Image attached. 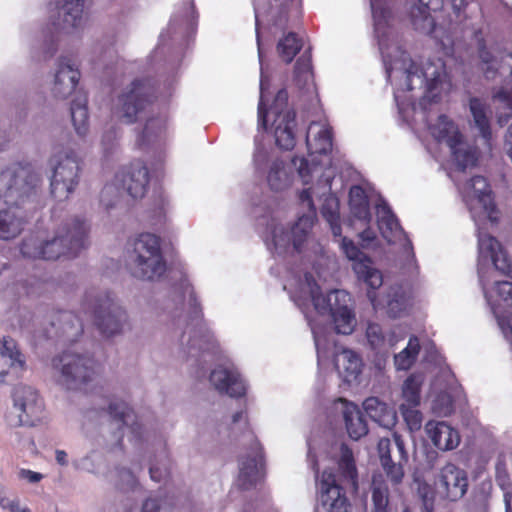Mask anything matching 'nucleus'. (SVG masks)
Here are the masks:
<instances>
[{
  "label": "nucleus",
  "mask_w": 512,
  "mask_h": 512,
  "mask_svg": "<svg viewBox=\"0 0 512 512\" xmlns=\"http://www.w3.org/2000/svg\"><path fill=\"white\" fill-rule=\"evenodd\" d=\"M438 0L419 1L411 5L408 13L409 21L413 29L421 34L430 35L435 29V19L430 14L431 9H437Z\"/></svg>",
  "instance_id": "c85d7f7f"
},
{
  "label": "nucleus",
  "mask_w": 512,
  "mask_h": 512,
  "mask_svg": "<svg viewBox=\"0 0 512 512\" xmlns=\"http://www.w3.org/2000/svg\"><path fill=\"white\" fill-rule=\"evenodd\" d=\"M381 466L404 467L408 462V453L402 437L393 435V439L381 438L377 445Z\"/></svg>",
  "instance_id": "bb28decb"
},
{
  "label": "nucleus",
  "mask_w": 512,
  "mask_h": 512,
  "mask_svg": "<svg viewBox=\"0 0 512 512\" xmlns=\"http://www.w3.org/2000/svg\"><path fill=\"white\" fill-rule=\"evenodd\" d=\"M291 166L297 171L304 185H308L314 176L318 177L316 185H312L300 193V202L303 208L308 209V213L314 214L315 218L313 196L319 197L320 200L323 198L321 214L329 224L334 237H341L342 229L339 222V201L335 195L330 193L333 173L330 171L322 172L314 158L310 163L309 160L305 158L294 157L291 160Z\"/></svg>",
  "instance_id": "20e7f679"
},
{
  "label": "nucleus",
  "mask_w": 512,
  "mask_h": 512,
  "mask_svg": "<svg viewBox=\"0 0 512 512\" xmlns=\"http://www.w3.org/2000/svg\"><path fill=\"white\" fill-rule=\"evenodd\" d=\"M313 224V213L303 214L292 226L278 223L272 219L268 226L271 235V241L267 243L268 248L278 255L300 252Z\"/></svg>",
  "instance_id": "ddd939ff"
},
{
  "label": "nucleus",
  "mask_w": 512,
  "mask_h": 512,
  "mask_svg": "<svg viewBox=\"0 0 512 512\" xmlns=\"http://www.w3.org/2000/svg\"><path fill=\"white\" fill-rule=\"evenodd\" d=\"M152 88L143 81H134L118 97L116 114L122 122L131 124L152 103Z\"/></svg>",
  "instance_id": "a211bd4d"
},
{
  "label": "nucleus",
  "mask_w": 512,
  "mask_h": 512,
  "mask_svg": "<svg viewBox=\"0 0 512 512\" xmlns=\"http://www.w3.org/2000/svg\"><path fill=\"white\" fill-rule=\"evenodd\" d=\"M114 483L124 492H134L140 488L139 481L130 468L119 466L115 468Z\"/></svg>",
  "instance_id": "603ef678"
},
{
  "label": "nucleus",
  "mask_w": 512,
  "mask_h": 512,
  "mask_svg": "<svg viewBox=\"0 0 512 512\" xmlns=\"http://www.w3.org/2000/svg\"><path fill=\"white\" fill-rule=\"evenodd\" d=\"M498 296L506 303L512 304V282L495 281Z\"/></svg>",
  "instance_id": "e2e57ef3"
},
{
  "label": "nucleus",
  "mask_w": 512,
  "mask_h": 512,
  "mask_svg": "<svg viewBox=\"0 0 512 512\" xmlns=\"http://www.w3.org/2000/svg\"><path fill=\"white\" fill-rule=\"evenodd\" d=\"M376 216L378 228L383 238H385L389 243L393 242L402 234V229L396 216L383 200H380L376 205Z\"/></svg>",
  "instance_id": "4c0bfd02"
},
{
  "label": "nucleus",
  "mask_w": 512,
  "mask_h": 512,
  "mask_svg": "<svg viewBox=\"0 0 512 512\" xmlns=\"http://www.w3.org/2000/svg\"><path fill=\"white\" fill-rule=\"evenodd\" d=\"M41 184V174L29 164L13 163L0 173L2 197L16 207L34 203Z\"/></svg>",
  "instance_id": "423d86ee"
},
{
  "label": "nucleus",
  "mask_w": 512,
  "mask_h": 512,
  "mask_svg": "<svg viewBox=\"0 0 512 512\" xmlns=\"http://www.w3.org/2000/svg\"><path fill=\"white\" fill-rule=\"evenodd\" d=\"M23 228V217L14 208L0 211V239L9 240L20 234Z\"/></svg>",
  "instance_id": "79ce46f5"
},
{
  "label": "nucleus",
  "mask_w": 512,
  "mask_h": 512,
  "mask_svg": "<svg viewBox=\"0 0 512 512\" xmlns=\"http://www.w3.org/2000/svg\"><path fill=\"white\" fill-rule=\"evenodd\" d=\"M370 5L387 78L396 87L394 97L403 120L427 128L438 143L446 144L458 170L475 166L477 151L463 142L456 124L443 114L433 120V106L451 86L444 62L439 58L425 62L411 59L390 30L387 0H370Z\"/></svg>",
  "instance_id": "f257e3e1"
},
{
  "label": "nucleus",
  "mask_w": 512,
  "mask_h": 512,
  "mask_svg": "<svg viewBox=\"0 0 512 512\" xmlns=\"http://www.w3.org/2000/svg\"><path fill=\"white\" fill-rule=\"evenodd\" d=\"M85 0H58V16L60 28L67 32L79 29L84 23Z\"/></svg>",
  "instance_id": "2f4dec72"
},
{
  "label": "nucleus",
  "mask_w": 512,
  "mask_h": 512,
  "mask_svg": "<svg viewBox=\"0 0 512 512\" xmlns=\"http://www.w3.org/2000/svg\"><path fill=\"white\" fill-rule=\"evenodd\" d=\"M338 468L343 480L350 485L354 492H356L358 490L357 469L354 463L352 451L345 445H342L341 447V457L338 463Z\"/></svg>",
  "instance_id": "a18cd8bd"
},
{
  "label": "nucleus",
  "mask_w": 512,
  "mask_h": 512,
  "mask_svg": "<svg viewBox=\"0 0 512 512\" xmlns=\"http://www.w3.org/2000/svg\"><path fill=\"white\" fill-rule=\"evenodd\" d=\"M128 323L126 310L108 293L99 295L94 307V324L105 339L120 336Z\"/></svg>",
  "instance_id": "dca6fc26"
},
{
  "label": "nucleus",
  "mask_w": 512,
  "mask_h": 512,
  "mask_svg": "<svg viewBox=\"0 0 512 512\" xmlns=\"http://www.w3.org/2000/svg\"><path fill=\"white\" fill-rule=\"evenodd\" d=\"M269 161V152L267 148L262 145H257L254 153V164L257 170H262L266 167Z\"/></svg>",
  "instance_id": "69168bd1"
},
{
  "label": "nucleus",
  "mask_w": 512,
  "mask_h": 512,
  "mask_svg": "<svg viewBox=\"0 0 512 512\" xmlns=\"http://www.w3.org/2000/svg\"><path fill=\"white\" fill-rule=\"evenodd\" d=\"M417 407L408 404L399 405V411L410 432L418 431L422 427L423 415Z\"/></svg>",
  "instance_id": "864d4df0"
},
{
  "label": "nucleus",
  "mask_w": 512,
  "mask_h": 512,
  "mask_svg": "<svg viewBox=\"0 0 512 512\" xmlns=\"http://www.w3.org/2000/svg\"><path fill=\"white\" fill-rule=\"evenodd\" d=\"M302 47V41L295 33H288L277 44V51L281 59L290 63Z\"/></svg>",
  "instance_id": "8fccbe9b"
},
{
  "label": "nucleus",
  "mask_w": 512,
  "mask_h": 512,
  "mask_svg": "<svg viewBox=\"0 0 512 512\" xmlns=\"http://www.w3.org/2000/svg\"><path fill=\"white\" fill-rule=\"evenodd\" d=\"M433 410L442 416H448L453 411V401L449 394L440 393L434 400Z\"/></svg>",
  "instance_id": "6e6d98bb"
},
{
  "label": "nucleus",
  "mask_w": 512,
  "mask_h": 512,
  "mask_svg": "<svg viewBox=\"0 0 512 512\" xmlns=\"http://www.w3.org/2000/svg\"><path fill=\"white\" fill-rule=\"evenodd\" d=\"M418 496L423 502L426 512H432L434 508V492L426 483H419L417 488Z\"/></svg>",
  "instance_id": "4d7b16f0"
},
{
  "label": "nucleus",
  "mask_w": 512,
  "mask_h": 512,
  "mask_svg": "<svg viewBox=\"0 0 512 512\" xmlns=\"http://www.w3.org/2000/svg\"><path fill=\"white\" fill-rule=\"evenodd\" d=\"M349 206L351 226H365L371 219L369 204L364 190L360 186H353L349 192Z\"/></svg>",
  "instance_id": "f704fd0d"
},
{
  "label": "nucleus",
  "mask_w": 512,
  "mask_h": 512,
  "mask_svg": "<svg viewBox=\"0 0 512 512\" xmlns=\"http://www.w3.org/2000/svg\"><path fill=\"white\" fill-rule=\"evenodd\" d=\"M425 431L439 450L450 451L458 447L460 443L458 431L444 421L427 422Z\"/></svg>",
  "instance_id": "7c9ffc66"
},
{
  "label": "nucleus",
  "mask_w": 512,
  "mask_h": 512,
  "mask_svg": "<svg viewBox=\"0 0 512 512\" xmlns=\"http://www.w3.org/2000/svg\"><path fill=\"white\" fill-rule=\"evenodd\" d=\"M52 376L67 390H79L97 377V363L88 354L64 351L51 359Z\"/></svg>",
  "instance_id": "1a4fd4ad"
},
{
  "label": "nucleus",
  "mask_w": 512,
  "mask_h": 512,
  "mask_svg": "<svg viewBox=\"0 0 512 512\" xmlns=\"http://www.w3.org/2000/svg\"><path fill=\"white\" fill-rule=\"evenodd\" d=\"M24 364L25 361L16 341L11 337L3 336L0 340V383L16 377Z\"/></svg>",
  "instance_id": "a878e982"
},
{
  "label": "nucleus",
  "mask_w": 512,
  "mask_h": 512,
  "mask_svg": "<svg viewBox=\"0 0 512 512\" xmlns=\"http://www.w3.org/2000/svg\"><path fill=\"white\" fill-rule=\"evenodd\" d=\"M311 329H312L317 353L319 356L321 353H324L326 350H328L329 345L331 343L334 344V341L331 339L332 334L331 333L327 334L324 331V329L317 327V326H312Z\"/></svg>",
  "instance_id": "5fc2aeb1"
},
{
  "label": "nucleus",
  "mask_w": 512,
  "mask_h": 512,
  "mask_svg": "<svg viewBox=\"0 0 512 512\" xmlns=\"http://www.w3.org/2000/svg\"><path fill=\"white\" fill-rule=\"evenodd\" d=\"M198 508L189 499H178L173 503L169 498H147L140 512H197Z\"/></svg>",
  "instance_id": "e433bc0d"
},
{
  "label": "nucleus",
  "mask_w": 512,
  "mask_h": 512,
  "mask_svg": "<svg viewBox=\"0 0 512 512\" xmlns=\"http://www.w3.org/2000/svg\"><path fill=\"white\" fill-rule=\"evenodd\" d=\"M211 385L220 393L240 397L245 393V385L237 371L219 366L209 376Z\"/></svg>",
  "instance_id": "cd10ccee"
},
{
  "label": "nucleus",
  "mask_w": 512,
  "mask_h": 512,
  "mask_svg": "<svg viewBox=\"0 0 512 512\" xmlns=\"http://www.w3.org/2000/svg\"><path fill=\"white\" fill-rule=\"evenodd\" d=\"M436 485L447 499L457 501L467 492V474L456 465L448 463L441 468Z\"/></svg>",
  "instance_id": "5701e85b"
},
{
  "label": "nucleus",
  "mask_w": 512,
  "mask_h": 512,
  "mask_svg": "<svg viewBox=\"0 0 512 512\" xmlns=\"http://www.w3.org/2000/svg\"><path fill=\"white\" fill-rule=\"evenodd\" d=\"M423 383V378L421 375L412 374L410 375L402 385V399L403 402L401 404H408L412 406H419L421 397L420 391Z\"/></svg>",
  "instance_id": "09e8293b"
},
{
  "label": "nucleus",
  "mask_w": 512,
  "mask_h": 512,
  "mask_svg": "<svg viewBox=\"0 0 512 512\" xmlns=\"http://www.w3.org/2000/svg\"><path fill=\"white\" fill-rule=\"evenodd\" d=\"M149 474L151 480L155 482L159 483L165 480L169 474V469L166 462L159 464L156 461H151L149 466Z\"/></svg>",
  "instance_id": "bf43d9fd"
},
{
  "label": "nucleus",
  "mask_w": 512,
  "mask_h": 512,
  "mask_svg": "<svg viewBox=\"0 0 512 512\" xmlns=\"http://www.w3.org/2000/svg\"><path fill=\"white\" fill-rule=\"evenodd\" d=\"M498 325L504 337L512 344V316H509L508 318L498 317Z\"/></svg>",
  "instance_id": "338daca9"
},
{
  "label": "nucleus",
  "mask_w": 512,
  "mask_h": 512,
  "mask_svg": "<svg viewBox=\"0 0 512 512\" xmlns=\"http://www.w3.org/2000/svg\"><path fill=\"white\" fill-rule=\"evenodd\" d=\"M185 293L188 295V304L193 315V321H196V323L187 325L186 330L181 334L179 339L180 353L182 358H197L201 352L213 350L215 341L207 327L198 321L200 308L192 288L186 287Z\"/></svg>",
  "instance_id": "4468645a"
},
{
  "label": "nucleus",
  "mask_w": 512,
  "mask_h": 512,
  "mask_svg": "<svg viewBox=\"0 0 512 512\" xmlns=\"http://www.w3.org/2000/svg\"><path fill=\"white\" fill-rule=\"evenodd\" d=\"M83 333V325L79 317L71 311H58L53 313L49 320L36 331L35 337L39 339H55L63 343H73Z\"/></svg>",
  "instance_id": "6ab92c4d"
},
{
  "label": "nucleus",
  "mask_w": 512,
  "mask_h": 512,
  "mask_svg": "<svg viewBox=\"0 0 512 512\" xmlns=\"http://www.w3.org/2000/svg\"><path fill=\"white\" fill-rule=\"evenodd\" d=\"M293 176L289 167L281 160H274L268 170L267 183L271 190L282 192L292 184Z\"/></svg>",
  "instance_id": "a19ab883"
},
{
  "label": "nucleus",
  "mask_w": 512,
  "mask_h": 512,
  "mask_svg": "<svg viewBox=\"0 0 512 512\" xmlns=\"http://www.w3.org/2000/svg\"><path fill=\"white\" fill-rule=\"evenodd\" d=\"M340 247L346 257L353 261V270L357 277L362 280L370 290L367 296L374 307H376V294L374 290L380 288L383 284L382 273L372 266L370 259L346 237L340 241Z\"/></svg>",
  "instance_id": "aec40b11"
},
{
  "label": "nucleus",
  "mask_w": 512,
  "mask_h": 512,
  "mask_svg": "<svg viewBox=\"0 0 512 512\" xmlns=\"http://www.w3.org/2000/svg\"><path fill=\"white\" fill-rule=\"evenodd\" d=\"M334 365L346 382H352L361 372L362 360L354 351L342 349L334 352Z\"/></svg>",
  "instance_id": "c9c22d12"
},
{
  "label": "nucleus",
  "mask_w": 512,
  "mask_h": 512,
  "mask_svg": "<svg viewBox=\"0 0 512 512\" xmlns=\"http://www.w3.org/2000/svg\"><path fill=\"white\" fill-rule=\"evenodd\" d=\"M366 338L369 346L377 353L385 354L400 339L396 331H391L389 335L385 334L379 324L369 323L366 328Z\"/></svg>",
  "instance_id": "ea45409f"
},
{
  "label": "nucleus",
  "mask_w": 512,
  "mask_h": 512,
  "mask_svg": "<svg viewBox=\"0 0 512 512\" xmlns=\"http://www.w3.org/2000/svg\"><path fill=\"white\" fill-rule=\"evenodd\" d=\"M387 480L393 487L399 486L405 476L404 467L381 466Z\"/></svg>",
  "instance_id": "13d9d810"
},
{
  "label": "nucleus",
  "mask_w": 512,
  "mask_h": 512,
  "mask_svg": "<svg viewBox=\"0 0 512 512\" xmlns=\"http://www.w3.org/2000/svg\"><path fill=\"white\" fill-rule=\"evenodd\" d=\"M470 112L473 117V122L478 128L480 135L485 140H488L491 135V131L486 105L481 100L472 98L470 100Z\"/></svg>",
  "instance_id": "de8ad7c7"
},
{
  "label": "nucleus",
  "mask_w": 512,
  "mask_h": 512,
  "mask_svg": "<svg viewBox=\"0 0 512 512\" xmlns=\"http://www.w3.org/2000/svg\"><path fill=\"white\" fill-rule=\"evenodd\" d=\"M80 72L69 58H60L56 64L52 94L55 98L66 99L76 89Z\"/></svg>",
  "instance_id": "393cba45"
},
{
  "label": "nucleus",
  "mask_w": 512,
  "mask_h": 512,
  "mask_svg": "<svg viewBox=\"0 0 512 512\" xmlns=\"http://www.w3.org/2000/svg\"><path fill=\"white\" fill-rule=\"evenodd\" d=\"M72 123L79 136H85L88 131L87 98L83 94L77 95L70 107Z\"/></svg>",
  "instance_id": "c03bdc74"
},
{
  "label": "nucleus",
  "mask_w": 512,
  "mask_h": 512,
  "mask_svg": "<svg viewBox=\"0 0 512 512\" xmlns=\"http://www.w3.org/2000/svg\"><path fill=\"white\" fill-rule=\"evenodd\" d=\"M319 502L326 512H349L351 505L332 471L324 470L319 482Z\"/></svg>",
  "instance_id": "4be33fe9"
},
{
  "label": "nucleus",
  "mask_w": 512,
  "mask_h": 512,
  "mask_svg": "<svg viewBox=\"0 0 512 512\" xmlns=\"http://www.w3.org/2000/svg\"><path fill=\"white\" fill-rule=\"evenodd\" d=\"M19 477L28 480L30 483H37L43 478V475L38 472L22 469L19 472Z\"/></svg>",
  "instance_id": "774afa93"
},
{
  "label": "nucleus",
  "mask_w": 512,
  "mask_h": 512,
  "mask_svg": "<svg viewBox=\"0 0 512 512\" xmlns=\"http://www.w3.org/2000/svg\"><path fill=\"white\" fill-rule=\"evenodd\" d=\"M460 192L475 221L476 217L484 216L491 223L497 222L491 190L483 176L477 175L467 180L460 188Z\"/></svg>",
  "instance_id": "f3484780"
},
{
  "label": "nucleus",
  "mask_w": 512,
  "mask_h": 512,
  "mask_svg": "<svg viewBox=\"0 0 512 512\" xmlns=\"http://www.w3.org/2000/svg\"><path fill=\"white\" fill-rule=\"evenodd\" d=\"M294 80L300 89L307 88L309 90L313 85L311 56L308 52H304L298 58L294 70Z\"/></svg>",
  "instance_id": "49530a36"
},
{
  "label": "nucleus",
  "mask_w": 512,
  "mask_h": 512,
  "mask_svg": "<svg viewBox=\"0 0 512 512\" xmlns=\"http://www.w3.org/2000/svg\"><path fill=\"white\" fill-rule=\"evenodd\" d=\"M165 129V123L162 119H150L144 129H143V138L147 141H150V138L155 134H160Z\"/></svg>",
  "instance_id": "052dcab7"
},
{
  "label": "nucleus",
  "mask_w": 512,
  "mask_h": 512,
  "mask_svg": "<svg viewBox=\"0 0 512 512\" xmlns=\"http://www.w3.org/2000/svg\"><path fill=\"white\" fill-rule=\"evenodd\" d=\"M48 165L51 194L58 200L67 199L80 181V156L72 148H61L50 157Z\"/></svg>",
  "instance_id": "9b49d317"
},
{
  "label": "nucleus",
  "mask_w": 512,
  "mask_h": 512,
  "mask_svg": "<svg viewBox=\"0 0 512 512\" xmlns=\"http://www.w3.org/2000/svg\"><path fill=\"white\" fill-rule=\"evenodd\" d=\"M264 477V462L261 447L258 443L251 446L250 452L239 463L238 484L248 490L256 486Z\"/></svg>",
  "instance_id": "b1692460"
},
{
  "label": "nucleus",
  "mask_w": 512,
  "mask_h": 512,
  "mask_svg": "<svg viewBox=\"0 0 512 512\" xmlns=\"http://www.w3.org/2000/svg\"><path fill=\"white\" fill-rule=\"evenodd\" d=\"M336 409L342 414L347 433L351 439L358 440L368 433L367 424L357 405L339 398L336 402Z\"/></svg>",
  "instance_id": "c756f323"
},
{
  "label": "nucleus",
  "mask_w": 512,
  "mask_h": 512,
  "mask_svg": "<svg viewBox=\"0 0 512 512\" xmlns=\"http://www.w3.org/2000/svg\"><path fill=\"white\" fill-rule=\"evenodd\" d=\"M13 406L6 415L12 427L34 426L43 417L44 404L37 391L27 385H18L12 393Z\"/></svg>",
  "instance_id": "2eb2a0df"
},
{
  "label": "nucleus",
  "mask_w": 512,
  "mask_h": 512,
  "mask_svg": "<svg viewBox=\"0 0 512 512\" xmlns=\"http://www.w3.org/2000/svg\"><path fill=\"white\" fill-rule=\"evenodd\" d=\"M75 467L77 469L89 472V473H95L97 470L96 465V455L94 453H90L80 459H78L75 462Z\"/></svg>",
  "instance_id": "680f3d73"
},
{
  "label": "nucleus",
  "mask_w": 512,
  "mask_h": 512,
  "mask_svg": "<svg viewBox=\"0 0 512 512\" xmlns=\"http://www.w3.org/2000/svg\"><path fill=\"white\" fill-rule=\"evenodd\" d=\"M371 512H389V489L382 475H374L371 483Z\"/></svg>",
  "instance_id": "37998d69"
},
{
  "label": "nucleus",
  "mask_w": 512,
  "mask_h": 512,
  "mask_svg": "<svg viewBox=\"0 0 512 512\" xmlns=\"http://www.w3.org/2000/svg\"><path fill=\"white\" fill-rule=\"evenodd\" d=\"M306 144L310 155H326L332 149V136L327 125L312 122L308 128Z\"/></svg>",
  "instance_id": "72a5a7b5"
},
{
  "label": "nucleus",
  "mask_w": 512,
  "mask_h": 512,
  "mask_svg": "<svg viewBox=\"0 0 512 512\" xmlns=\"http://www.w3.org/2000/svg\"><path fill=\"white\" fill-rule=\"evenodd\" d=\"M127 266L130 274L136 279L143 281L160 279L166 271V262L161 252L159 238L151 233L140 234L133 241Z\"/></svg>",
  "instance_id": "6e6552de"
},
{
  "label": "nucleus",
  "mask_w": 512,
  "mask_h": 512,
  "mask_svg": "<svg viewBox=\"0 0 512 512\" xmlns=\"http://www.w3.org/2000/svg\"><path fill=\"white\" fill-rule=\"evenodd\" d=\"M149 172L140 161L120 169L111 184H107L101 192V202L106 208L116 207L121 198L128 195L132 199L142 198L148 187Z\"/></svg>",
  "instance_id": "9d476101"
},
{
  "label": "nucleus",
  "mask_w": 512,
  "mask_h": 512,
  "mask_svg": "<svg viewBox=\"0 0 512 512\" xmlns=\"http://www.w3.org/2000/svg\"><path fill=\"white\" fill-rule=\"evenodd\" d=\"M291 298L301 308L312 303L320 315H330L337 334L349 335L356 327L357 320L352 309L350 294L340 289L324 294L309 273H305L303 277L299 278Z\"/></svg>",
  "instance_id": "f03ea898"
},
{
  "label": "nucleus",
  "mask_w": 512,
  "mask_h": 512,
  "mask_svg": "<svg viewBox=\"0 0 512 512\" xmlns=\"http://www.w3.org/2000/svg\"><path fill=\"white\" fill-rule=\"evenodd\" d=\"M85 418L90 422L99 424L101 433L111 434L110 446L117 447L121 444L125 429L138 440H146L148 431L145 426L139 422L133 409L124 401L113 399L107 401L99 409L92 408L85 414Z\"/></svg>",
  "instance_id": "39448f33"
},
{
  "label": "nucleus",
  "mask_w": 512,
  "mask_h": 512,
  "mask_svg": "<svg viewBox=\"0 0 512 512\" xmlns=\"http://www.w3.org/2000/svg\"><path fill=\"white\" fill-rule=\"evenodd\" d=\"M420 345L416 337L409 339L407 346L398 354L394 356V363L398 370H406L416 360L419 353Z\"/></svg>",
  "instance_id": "3c124183"
},
{
  "label": "nucleus",
  "mask_w": 512,
  "mask_h": 512,
  "mask_svg": "<svg viewBox=\"0 0 512 512\" xmlns=\"http://www.w3.org/2000/svg\"><path fill=\"white\" fill-rule=\"evenodd\" d=\"M117 59V53L114 48L108 47V48H101L99 51V65L108 68L110 67Z\"/></svg>",
  "instance_id": "0e129e2a"
},
{
  "label": "nucleus",
  "mask_w": 512,
  "mask_h": 512,
  "mask_svg": "<svg viewBox=\"0 0 512 512\" xmlns=\"http://www.w3.org/2000/svg\"><path fill=\"white\" fill-rule=\"evenodd\" d=\"M410 302L409 291L401 284H394L389 287L385 295V307L387 314L397 318L407 309Z\"/></svg>",
  "instance_id": "58836bf2"
},
{
  "label": "nucleus",
  "mask_w": 512,
  "mask_h": 512,
  "mask_svg": "<svg viewBox=\"0 0 512 512\" xmlns=\"http://www.w3.org/2000/svg\"><path fill=\"white\" fill-rule=\"evenodd\" d=\"M363 408L369 418L379 426L392 429L397 423V413L377 397H369L363 402Z\"/></svg>",
  "instance_id": "473e14b6"
},
{
  "label": "nucleus",
  "mask_w": 512,
  "mask_h": 512,
  "mask_svg": "<svg viewBox=\"0 0 512 512\" xmlns=\"http://www.w3.org/2000/svg\"><path fill=\"white\" fill-rule=\"evenodd\" d=\"M479 58L486 79L495 80L498 76L502 78L503 87L494 95V99L502 103V108L509 110L507 113L498 114V122L503 125L512 114V92L506 91V88L512 87V53H506L498 59L479 41Z\"/></svg>",
  "instance_id": "f8f14e48"
},
{
  "label": "nucleus",
  "mask_w": 512,
  "mask_h": 512,
  "mask_svg": "<svg viewBox=\"0 0 512 512\" xmlns=\"http://www.w3.org/2000/svg\"><path fill=\"white\" fill-rule=\"evenodd\" d=\"M479 247V264L478 276L482 285L484 296L488 299V293L485 282L484 268L486 265L492 266L493 269L501 272L502 274L512 278V266L508 261L506 255L502 251L499 242L488 234L479 232L478 235Z\"/></svg>",
  "instance_id": "412c9836"
},
{
  "label": "nucleus",
  "mask_w": 512,
  "mask_h": 512,
  "mask_svg": "<svg viewBox=\"0 0 512 512\" xmlns=\"http://www.w3.org/2000/svg\"><path fill=\"white\" fill-rule=\"evenodd\" d=\"M260 102L258 105V117L261 126L266 130L271 121L276 144L284 150H290L295 146V113L286 109L288 95L285 90H279L272 106L265 108V81L260 82Z\"/></svg>",
  "instance_id": "0eeeda50"
},
{
  "label": "nucleus",
  "mask_w": 512,
  "mask_h": 512,
  "mask_svg": "<svg viewBox=\"0 0 512 512\" xmlns=\"http://www.w3.org/2000/svg\"><path fill=\"white\" fill-rule=\"evenodd\" d=\"M89 225L80 218L64 221L52 237L31 235L21 245V253L29 259L56 260L75 258L88 244Z\"/></svg>",
  "instance_id": "7ed1b4c3"
}]
</instances>
